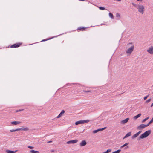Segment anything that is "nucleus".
Returning <instances> with one entry per match:
<instances>
[{
    "label": "nucleus",
    "instance_id": "nucleus-4",
    "mask_svg": "<svg viewBox=\"0 0 153 153\" xmlns=\"http://www.w3.org/2000/svg\"><path fill=\"white\" fill-rule=\"evenodd\" d=\"M89 121V120H79L76 122L75 124L77 125L80 124H84L88 123Z\"/></svg>",
    "mask_w": 153,
    "mask_h": 153
},
{
    "label": "nucleus",
    "instance_id": "nucleus-24",
    "mask_svg": "<svg viewBox=\"0 0 153 153\" xmlns=\"http://www.w3.org/2000/svg\"><path fill=\"white\" fill-rule=\"evenodd\" d=\"M153 122V118L150 121V122H149L148 124H147V125H148V126L150 124H151L152 122Z\"/></svg>",
    "mask_w": 153,
    "mask_h": 153
},
{
    "label": "nucleus",
    "instance_id": "nucleus-21",
    "mask_svg": "<svg viewBox=\"0 0 153 153\" xmlns=\"http://www.w3.org/2000/svg\"><path fill=\"white\" fill-rule=\"evenodd\" d=\"M19 131V128L16 129H12V130H10V131L11 132H15L16 131Z\"/></svg>",
    "mask_w": 153,
    "mask_h": 153
},
{
    "label": "nucleus",
    "instance_id": "nucleus-15",
    "mask_svg": "<svg viewBox=\"0 0 153 153\" xmlns=\"http://www.w3.org/2000/svg\"><path fill=\"white\" fill-rule=\"evenodd\" d=\"M131 134V132H130L128 133L123 137V139H124L127 137L130 136Z\"/></svg>",
    "mask_w": 153,
    "mask_h": 153
},
{
    "label": "nucleus",
    "instance_id": "nucleus-31",
    "mask_svg": "<svg viewBox=\"0 0 153 153\" xmlns=\"http://www.w3.org/2000/svg\"><path fill=\"white\" fill-rule=\"evenodd\" d=\"M149 95H147L144 98V100H146L147 99V98L149 96Z\"/></svg>",
    "mask_w": 153,
    "mask_h": 153
},
{
    "label": "nucleus",
    "instance_id": "nucleus-26",
    "mask_svg": "<svg viewBox=\"0 0 153 153\" xmlns=\"http://www.w3.org/2000/svg\"><path fill=\"white\" fill-rule=\"evenodd\" d=\"M111 151V149H108L106 151L103 152V153H108Z\"/></svg>",
    "mask_w": 153,
    "mask_h": 153
},
{
    "label": "nucleus",
    "instance_id": "nucleus-39",
    "mask_svg": "<svg viewBox=\"0 0 153 153\" xmlns=\"http://www.w3.org/2000/svg\"><path fill=\"white\" fill-rule=\"evenodd\" d=\"M149 118V117H147V118H146V120H147Z\"/></svg>",
    "mask_w": 153,
    "mask_h": 153
},
{
    "label": "nucleus",
    "instance_id": "nucleus-34",
    "mask_svg": "<svg viewBox=\"0 0 153 153\" xmlns=\"http://www.w3.org/2000/svg\"><path fill=\"white\" fill-rule=\"evenodd\" d=\"M116 16L117 17H120V14L118 13H117L116 14Z\"/></svg>",
    "mask_w": 153,
    "mask_h": 153
},
{
    "label": "nucleus",
    "instance_id": "nucleus-36",
    "mask_svg": "<svg viewBox=\"0 0 153 153\" xmlns=\"http://www.w3.org/2000/svg\"><path fill=\"white\" fill-rule=\"evenodd\" d=\"M28 148L30 149H33V147L31 146H28Z\"/></svg>",
    "mask_w": 153,
    "mask_h": 153
},
{
    "label": "nucleus",
    "instance_id": "nucleus-38",
    "mask_svg": "<svg viewBox=\"0 0 153 153\" xmlns=\"http://www.w3.org/2000/svg\"><path fill=\"white\" fill-rule=\"evenodd\" d=\"M128 146H126L125 148V149H127L128 148Z\"/></svg>",
    "mask_w": 153,
    "mask_h": 153
},
{
    "label": "nucleus",
    "instance_id": "nucleus-45",
    "mask_svg": "<svg viewBox=\"0 0 153 153\" xmlns=\"http://www.w3.org/2000/svg\"><path fill=\"white\" fill-rule=\"evenodd\" d=\"M51 142H52V141H50L48 142V143H50Z\"/></svg>",
    "mask_w": 153,
    "mask_h": 153
},
{
    "label": "nucleus",
    "instance_id": "nucleus-11",
    "mask_svg": "<svg viewBox=\"0 0 153 153\" xmlns=\"http://www.w3.org/2000/svg\"><path fill=\"white\" fill-rule=\"evenodd\" d=\"M129 120V118H126V119L122 120L121 122V123L122 124H125Z\"/></svg>",
    "mask_w": 153,
    "mask_h": 153
},
{
    "label": "nucleus",
    "instance_id": "nucleus-37",
    "mask_svg": "<svg viewBox=\"0 0 153 153\" xmlns=\"http://www.w3.org/2000/svg\"><path fill=\"white\" fill-rule=\"evenodd\" d=\"M84 91L85 92H90V91Z\"/></svg>",
    "mask_w": 153,
    "mask_h": 153
},
{
    "label": "nucleus",
    "instance_id": "nucleus-43",
    "mask_svg": "<svg viewBox=\"0 0 153 153\" xmlns=\"http://www.w3.org/2000/svg\"><path fill=\"white\" fill-rule=\"evenodd\" d=\"M51 151L52 152H54V150H51Z\"/></svg>",
    "mask_w": 153,
    "mask_h": 153
},
{
    "label": "nucleus",
    "instance_id": "nucleus-10",
    "mask_svg": "<svg viewBox=\"0 0 153 153\" xmlns=\"http://www.w3.org/2000/svg\"><path fill=\"white\" fill-rule=\"evenodd\" d=\"M106 127H105L99 129H98L95 130L93 131V133H96L100 131H102L103 130H104V129H106Z\"/></svg>",
    "mask_w": 153,
    "mask_h": 153
},
{
    "label": "nucleus",
    "instance_id": "nucleus-18",
    "mask_svg": "<svg viewBox=\"0 0 153 153\" xmlns=\"http://www.w3.org/2000/svg\"><path fill=\"white\" fill-rule=\"evenodd\" d=\"M141 115V114L139 113L137 115L135 116L134 117V119H136L139 117H140Z\"/></svg>",
    "mask_w": 153,
    "mask_h": 153
},
{
    "label": "nucleus",
    "instance_id": "nucleus-32",
    "mask_svg": "<svg viewBox=\"0 0 153 153\" xmlns=\"http://www.w3.org/2000/svg\"><path fill=\"white\" fill-rule=\"evenodd\" d=\"M132 4L136 8H137V5L136 4H134V3H132Z\"/></svg>",
    "mask_w": 153,
    "mask_h": 153
},
{
    "label": "nucleus",
    "instance_id": "nucleus-23",
    "mask_svg": "<svg viewBox=\"0 0 153 153\" xmlns=\"http://www.w3.org/2000/svg\"><path fill=\"white\" fill-rule=\"evenodd\" d=\"M109 16L110 17H111L112 19L114 18V16L111 13H110L109 14Z\"/></svg>",
    "mask_w": 153,
    "mask_h": 153
},
{
    "label": "nucleus",
    "instance_id": "nucleus-44",
    "mask_svg": "<svg viewBox=\"0 0 153 153\" xmlns=\"http://www.w3.org/2000/svg\"><path fill=\"white\" fill-rule=\"evenodd\" d=\"M80 1H84L85 0H79Z\"/></svg>",
    "mask_w": 153,
    "mask_h": 153
},
{
    "label": "nucleus",
    "instance_id": "nucleus-2",
    "mask_svg": "<svg viewBox=\"0 0 153 153\" xmlns=\"http://www.w3.org/2000/svg\"><path fill=\"white\" fill-rule=\"evenodd\" d=\"M137 8L138 9V11L140 13L142 14L143 13L145 10L144 7L143 5H137Z\"/></svg>",
    "mask_w": 153,
    "mask_h": 153
},
{
    "label": "nucleus",
    "instance_id": "nucleus-22",
    "mask_svg": "<svg viewBox=\"0 0 153 153\" xmlns=\"http://www.w3.org/2000/svg\"><path fill=\"white\" fill-rule=\"evenodd\" d=\"M129 144V143H126L124 144V145H123L121 147H120V148H122L125 146H126L128 144Z\"/></svg>",
    "mask_w": 153,
    "mask_h": 153
},
{
    "label": "nucleus",
    "instance_id": "nucleus-7",
    "mask_svg": "<svg viewBox=\"0 0 153 153\" xmlns=\"http://www.w3.org/2000/svg\"><path fill=\"white\" fill-rule=\"evenodd\" d=\"M78 141V140H70L68 141L67 142V143L68 144H74L77 143Z\"/></svg>",
    "mask_w": 153,
    "mask_h": 153
},
{
    "label": "nucleus",
    "instance_id": "nucleus-30",
    "mask_svg": "<svg viewBox=\"0 0 153 153\" xmlns=\"http://www.w3.org/2000/svg\"><path fill=\"white\" fill-rule=\"evenodd\" d=\"M51 39V38H49V39H43V40H42V42H43V41H44H44H47V40H50V39Z\"/></svg>",
    "mask_w": 153,
    "mask_h": 153
},
{
    "label": "nucleus",
    "instance_id": "nucleus-27",
    "mask_svg": "<svg viewBox=\"0 0 153 153\" xmlns=\"http://www.w3.org/2000/svg\"><path fill=\"white\" fill-rule=\"evenodd\" d=\"M151 100V99H149L146 101L145 103H149V102Z\"/></svg>",
    "mask_w": 153,
    "mask_h": 153
},
{
    "label": "nucleus",
    "instance_id": "nucleus-8",
    "mask_svg": "<svg viewBox=\"0 0 153 153\" xmlns=\"http://www.w3.org/2000/svg\"><path fill=\"white\" fill-rule=\"evenodd\" d=\"M21 44L20 43H16L13 45L10 46L11 48H17L19 47L21 45Z\"/></svg>",
    "mask_w": 153,
    "mask_h": 153
},
{
    "label": "nucleus",
    "instance_id": "nucleus-1",
    "mask_svg": "<svg viewBox=\"0 0 153 153\" xmlns=\"http://www.w3.org/2000/svg\"><path fill=\"white\" fill-rule=\"evenodd\" d=\"M151 133L150 130H148L141 134L139 137V139H143L148 137Z\"/></svg>",
    "mask_w": 153,
    "mask_h": 153
},
{
    "label": "nucleus",
    "instance_id": "nucleus-16",
    "mask_svg": "<svg viewBox=\"0 0 153 153\" xmlns=\"http://www.w3.org/2000/svg\"><path fill=\"white\" fill-rule=\"evenodd\" d=\"M20 130H22L23 131H27L29 130V128L28 127H26L25 128H19Z\"/></svg>",
    "mask_w": 153,
    "mask_h": 153
},
{
    "label": "nucleus",
    "instance_id": "nucleus-3",
    "mask_svg": "<svg viewBox=\"0 0 153 153\" xmlns=\"http://www.w3.org/2000/svg\"><path fill=\"white\" fill-rule=\"evenodd\" d=\"M134 47V45H133L126 51V53L127 54V56H129L133 52Z\"/></svg>",
    "mask_w": 153,
    "mask_h": 153
},
{
    "label": "nucleus",
    "instance_id": "nucleus-19",
    "mask_svg": "<svg viewBox=\"0 0 153 153\" xmlns=\"http://www.w3.org/2000/svg\"><path fill=\"white\" fill-rule=\"evenodd\" d=\"M17 151V150H16L15 151H13L9 150H7L6 151V152L7 153H15V152Z\"/></svg>",
    "mask_w": 153,
    "mask_h": 153
},
{
    "label": "nucleus",
    "instance_id": "nucleus-28",
    "mask_svg": "<svg viewBox=\"0 0 153 153\" xmlns=\"http://www.w3.org/2000/svg\"><path fill=\"white\" fill-rule=\"evenodd\" d=\"M99 8L100 10H104L105 9L104 7H99Z\"/></svg>",
    "mask_w": 153,
    "mask_h": 153
},
{
    "label": "nucleus",
    "instance_id": "nucleus-42",
    "mask_svg": "<svg viewBox=\"0 0 153 153\" xmlns=\"http://www.w3.org/2000/svg\"><path fill=\"white\" fill-rule=\"evenodd\" d=\"M137 1H141L143 0H137Z\"/></svg>",
    "mask_w": 153,
    "mask_h": 153
},
{
    "label": "nucleus",
    "instance_id": "nucleus-5",
    "mask_svg": "<svg viewBox=\"0 0 153 153\" xmlns=\"http://www.w3.org/2000/svg\"><path fill=\"white\" fill-rule=\"evenodd\" d=\"M147 126H148V125H147V124L145 125L142 124L140 125L137 127V129L138 130H141Z\"/></svg>",
    "mask_w": 153,
    "mask_h": 153
},
{
    "label": "nucleus",
    "instance_id": "nucleus-14",
    "mask_svg": "<svg viewBox=\"0 0 153 153\" xmlns=\"http://www.w3.org/2000/svg\"><path fill=\"white\" fill-rule=\"evenodd\" d=\"M86 28L84 27H79L77 28V30H81L82 31H84L86 30Z\"/></svg>",
    "mask_w": 153,
    "mask_h": 153
},
{
    "label": "nucleus",
    "instance_id": "nucleus-25",
    "mask_svg": "<svg viewBox=\"0 0 153 153\" xmlns=\"http://www.w3.org/2000/svg\"><path fill=\"white\" fill-rule=\"evenodd\" d=\"M121 151L120 149H118L116 151H114L112 153H119Z\"/></svg>",
    "mask_w": 153,
    "mask_h": 153
},
{
    "label": "nucleus",
    "instance_id": "nucleus-6",
    "mask_svg": "<svg viewBox=\"0 0 153 153\" xmlns=\"http://www.w3.org/2000/svg\"><path fill=\"white\" fill-rule=\"evenodd\" d=\"M147 51L151 54H153V47L152 46L150 47L147 50Z\"/></svg>",
    "mask_w": 153,
    "mask_h": 153
},
{
    "label": "nucleus",
    "instance_id": "nucleus-35",
    "mask_svg": "<svg viewBox=\"0 0 153 153\" xmlns=\"http://www.w3.org/2000/svg\"><path fill=\"white\" fill-rule=\"evenodd\" d=\"M132 43H129L127 44V46H128L130 45H132Z\"/></svg>",
    "mask_w": 153,
    "mask_h": 153
},
{
    "label": "nucleus",
    "instance_id": "nucleus-40",
    "mask_svg": "<svg viewBox=\"0 0 153 153\" xmlns=\"http://www.w3.org/2000/svg\"><path fill=\"white\" fill-rule=\"evenodd\" d=\"M149 118V117H147V118H146V120H147Z\"/></svg>",
    "mask_w": 153,
    "mask_h": 153
},
{
    "label": "nucleus",
    "instance_id": "nucleus-12",
    "mask_svg": "<svg viewBox=\"0 0 153 153\" xmlns=\"http://www.w3.org/2000/svg\"><path fill=\"white\" fill-rule=\"evenodd\" d=\"M87 144V142L85 140L82 141L80 144V145L81 146H85Z\"/></svg>",
    "mask_w": 153,
    "mask_h": 153
},
{
    "label": "nucleus",
    "instance_id": "nucleus-20",
    "mask_svg": "<svg viewBox=\"0 0 153 153\" xmlns=\"http://www.w3.org/2000/svg\"><path fill=\"white\" fill-rule=\"evenodd\" d=\"M30 152L32 153H39V151H35L33 150H31L30 151Z\"/></svg>",
    "mask_w": 153,
    "mask_h": 153
},
{
    "label": "nucleus",
    "instance_id": "nucleus-29",
    "mask_svg": "<svg viewBox=\"0 0 153 153\" xmlns=\"http://www.w3.org/2000/svg\"><path fill=\"white\" fill-rule=\"evenodd\" d=\"M24 110L23 109H19V110H16V112H19V111H23V110Z\"/></svg>",
    "mask_w": 153,
    "mask_h": 153
},
{
    "label": "nucleus",
    "instance_id": "nucleus-17",
    "mask_svg": "<svg viewBox=\"0 0 153 153\" xmlns=\"http://www.w3.org/2000/svg\"><path fill=\"white\" fill-rule=\"evenodd\" d=\"M64 113H65V111L64 110H62L61 112L57 117V118H59Z\"/></svg>",
    "mask_w": 153,
    "mask_h": 153
},
{
    "label": "nucleus",
    "instance_id": "nucleus-33",
    "mask_svg": "<svg viewBox=\"0 0 153 153\" xmlns=\"http://www.w3.org/2000/svg\"><path fill=\"white\" fill-rule=\"evenodd\" d=\"M147 120L146 119V118H145L144 119H143L142 121V123H144V122L145 121H146Z\"/></svg>",
    "mask_w": 153,
    "mask_h": 153
},
{
    "label": "nucleus",
    "instance_id": "nucleus-13",
    "mask_svg": "<svg viewBox=\"0 0 153 153\" xmlns=\"http://www.w3.org/2000/svg\"><path fill=\"white\" fill-rule=\"evenodd\" d=\"M21 122L20 121H13L11 123L12 124L17 125L18 124H20L21 123Z\"/></svg>",
    "mask_w": 153,
    "mask_h": 153
},
{
    "label": "nucleus",
    "instance_id": "nucleus-41",
    "mask_svg": "<svg viewBox=\"0 0 153 153\" xmlns=\"http://www.w3.org/2000/svg\"><path fill=\"white\" fill-rule=\"evenodd\" d=\"M153 106V103L151 105V107H152Z\"/></svg>",
    "mask_w": 153,
    "mask_h": 153
},
{
    "label": "nucleus",
    "instance_id": "nucleus-9",
    "mask_svg": "<svg viewBox=\"0 0 153 153\" xmlns=\"http://www.w3.org/2000/svg\"><path fill=\"white\" fill-rule=\"evenodd\" d=\"M142 132L141 131H140L138 132H137L135 134H134V135H133L132 137V139H134L135 138H136L140 134L141 132Z\"/></svg>",
    "mask_w": 153,
    "mask_h": 153
}]
</instances>
